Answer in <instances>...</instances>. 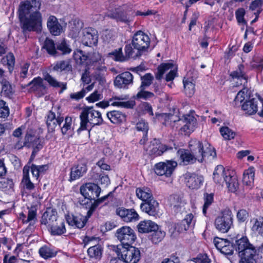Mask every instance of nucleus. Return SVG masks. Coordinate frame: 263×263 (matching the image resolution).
<instances>
[{"label":"nucleus","mask_w":263,"mask_h":263,"mask_svg":"<svg viewBox=\"0 0 263 263\" xmlns=\"http://www.w3.org/2000/svg\"><path fill=\"white\" fill-rule=\"evenodd\" d=\"M41 4L37 0H29L20 4L19 18L24 30L28 31L40 30L42 16L39 12Z\"/></svg>","instance_id":"1"},{"label":"nucleus","mask_w":263,"mask_h":263,"mask_svg":"<svg viewBox=\"0 0 263 263\" xmlns=\"http://www.w3.org/2000/svg\"><path fill=\"white\" fill-rule=\"evenodd\" d=\"M150 39L149 36L142 31L136 32L132 42V48L130 44L125 47V52L128 57H132L133 59L140 57L149 46Z\"/></svg>","instance_id":"2"},{"label":"nucleus","mask_w":263,"mask_h":263,"mask_svg":"<svg viewBox=\"0 0 263 263\" xmlns=\"http://www.w3.org/2000/svg\"><path fill=\"white\" fill-rule=\"evenodd\" d=\"M80 118V127L78 132L87 129L89 125L91 126L100 125L103 121L101 114L90 107H85L82 110Z\"/></svg>","instance_id":"3"},{"label":"nucleus","mask_w":263,"mask_h":263,"mask_svg":"<svg viewBox=\"0 0 263 263\" xmlns=\"http://www.w3.org/2000/svg\"><path fill=\"white\" fill-rule=\"evenodd\" d=\"M114 250L119 259L126 263H137L140 258V252L135 247L117 246Z\"/></svg>","instance_id":"4"},{"label":"nucleus","mask_w":263,"mask_h":263,"mask_svg":"<svg viewBox=\"0 0 263 263\" xmlns=\"http://www.w3.org/2000/svg\"><path fill=\"white\" fill-rule=\"evenodd\" d=\"M233 225V214L229 209L223 210L214 221L216 229L221 233H227Z\"/></svg>","instance_id":"5"},{"label":"nucleus","mask_w":263,"mask_h":263,"mask_svg":"<svg viewBox=\"0 0 263 263\" xmlns=\"http://www.w3.org/2000/svg\"><path fill=\"white\" fill-rule=\"evenodd\" d=\"M116 236L121 245L125 247L131 246L136 240L137 237L134 231L129 227L124 226L118 229L116 232Z\"/></svg>","instance_id":"6"},{"label":"nucleus","mask_w":263,"mask_h":263,"mask_svg":"<svg viewBox=\"0 0 263 263\" xmlns=\"http://www.w3.org/2000/svg\"><path fill=\"white\" fill-rule=\"evenodd\" d=\"M234 246L239 256L256 255L255 247L250 243L247 237H242L236 240Z\"/></svg>","instance_id":"7"},{"label":"nucleus","mask_w":263,"mask_h":263,"mask_svg":"<svg viewBox=\"0 0 263 263\" xmlns=\"http://www.w3.org/2000/svg\"><path fill=\"white\" fill-rule=\"evenodd\" d=\"M80 192L85 198H87L91 204L92 200H95L98 198L101 192L100 187L93 183H87L80 187Z\"/></svg>","instance_id":"8"},{"label":"nucleus","mask_w":263,"mask_h":263,"mask_svg":"<svg viewBox=\"0 0 263 263\" xmlns=\"http://www.w3.org/2000/svg\"><path fill=\"white\" fill-rule=\"evenodd\" d=\"M177 165V163L174 161L168 160L166 162H159L155 165V172L158 175L170 177Z\"/></svg>","instance_id":"9"},{"label":"nucleus","mask_w":263,"mask_h":263,"mask_svg":"<svg viewBox=\"0 0 263 263\" xmlns=\"http://www.w3.org/2000/svg\"><path fill=\"white\" fill-rule=\"evenodd\" d=\"M97 31L92 28H86L82 30L81 36H80L83 45L91 46L96 45L98 42Z\"/></svg>","instance_id":"10"},{"label":"nucleus","mask_w":263,"mask_h":263,"mask_svg":"<svg viewBox=\"0 0 263 263\" xmlns=\"http://www.w3.org/2000/svg\"><path fill=\"white\" fill-rule=\"evenodd\" d=\"M186 185L191 189H197L200 187L203 181L202 176L194 173L186 172L183 175Z\"/></svg>","instance_id":"11"},{"label":"nucleus","mask_w":263,"mask_h":263,"mask_svg":"<svg viewBox=\"0 0 263 263\" xmlns=\"http://www.w3.org/2000/svg\"><path fill=\"white\" fill-rule=\"evenodd\" d=\"M23 146L33 148L31 157L34 156L43 147L41 140L39 137L29 134L25 136Z\"/></svg>","instance_id":"12"},{"label":"nucleus","mask_w":263,"mask_h":263,"mask_svg":"<svg viewBox=\"0 0 263 263\" xmlns=\"http://www.w3.org/2000/svg\"><path fill=\"white\" fill-rule=\"evenodd\" d=\"M43 80L41 77L34 78L28 83L30 92H36L39 96H43L46 92V87L43 83Z\"/></svg>","instance_id":"13"},{"label":"nucleus","mask_w":263,"mask_h":263,"mask_svg":"<svg viewBox=\"0 0 263 263\" xmlns=\"http://www.w3.org/2000/svg\"><path fill=\"white\" fill-rule=\"evenodd\" d=\"M116 214L126 222L137 221L139 218L138 213L133 209L118 208L116 210Z\"/></svg>","instance_id":"14"},{"label":"nucleus","mask_w":263,"mask_h":263,"mask_svg":"<svg viewBox=\"0 0 263 263\" xmlns=\"http://www.w3.org/2000/svg\"><path fill=\"white\" fill-rule=\"evenodd\" d=\"M178 121H182L184 124L180 129L179 132L181 135H187L193 132L196 125V119L193 116L187 115L184 117V120L178 119Z\"/></svg>","instance_id":"15"},{"label":"nucleus","mask_w":263,"mask_h":263,"mask_svg":"<svg viewBox=\"0 0 263 263\" xmlns=\"http://www.w3.org/2000/svg\"><path fill=\"white\" fill-rule=\"evenodd\" d=\"M165 145L161 144L159 140L154 139L146 149L147 154L153 157L161 155L165 151L167 150Z\"/></svg>","instance_id":"16"},{"label":"nucleus","mask_w":263,"mask_h":263,"mask_svg":"<svg viewBox=\"0 0 263 263\" xmlns=\"http://www.w3.org/2000/svg\"><path fill=\"white\" fill-rule=\"evenodd\" d=\"M140 209L149 215L155 216L158 213L159 204L153 198L142 203L140 205Z\"/></svg>","instance_id":"17"},{"label":"nucleus","mask_w":263,"mask_h":263,"mask_svg":"<svg viewBox=\"0 0 263 263\" xmlns=\"http://www.w3.org/2000/svg\"><path fill=\"white\" fill-rule=\"evenodd\" d=\"M189 146L190 151L199 162H202V152L204 148V143L197 139H192L189 142Z\"/></svg>","instance_id":"18"},{"label":"nucleus","mask_w":263,"mask_h":263,"mask_svg":"<svg viewBox=\"0 0 263 263\" xmlns=\"http://www.w3.org/2000/svg\"><path fill=\"white\" fill-rule=\"evenodd\" d=\"M230 175L228 170H226L222 165H218L214 171L213 180L215 183L223 185L226 180L228 179Z\"/></svg>","instance_id":"19"},{"label":"nucleus","mask_w":263,"mask_h":263,"mask_svg":"<svg viewBox=\"0 0 263 263\" xmlns=\"http://www.w3.org/2000/svg\"><path fill=\"white\" fill-rule=\"evenodd\" d=\"M133 76L131 73L126 71L119 74L116 77L114 81L115 85L118 88H126L129 84H132Z\"/></svg>","instance_id":"20"},{"label":"nucleus","mask_w":263,"mask_h":263,"mask_svg":"<svg viewBox=\"0 0 263 263\" xmlns=\"http://www.w3.org/2000/svg\"><path fill=\"white\" fill-rule=\"evenodd\" d=\"M64 117L57 112L53 111V109L50 111L47 115L46 120L47 125L49 130L53 131L58 125H60L63 122Z\"/></svg>","instance_id":"21"},{"label":"nucleus","mask_w":263,"mask_h":263,"mask_svg":"<svg viewBox=\"0 0 263 263\" xmlns=\"http://www.w3.org/2000/svg\"><path fill=\"white\" fill-rule=\"evenodd\" d=\"M58 220L59 219L57 212L53 210H50L44 213L41 218V223L42 224L45 225L49 229L56 223Z\"/></svg>","instance_id":"22"},{"label":"nucleus","mask_w":263,"mask_h":263,"mask_svg":"<svg viewBox=\"0 0 263 263\" xmlns=\"http://www.w3.org/2000/svg\"><path fill=\"white\" fill-rule=\"evenodd\" d=\"M90 217H88L87 214L86 216H83L81 214L68 216L67 218V221L68 223L75 228L81 229L83 228L86 223L87 222V219Z\"/></svg>","instance_id":"23"},{"label":"nucleus","mask_w":263,"mask_h":263,"mask_svg":"<svg viewBox=\"0 0 263 263\" xmlns=\"http://www.w3.org/2000/svg\"><path fill=\"white\" fill-rule=\"evenodd\" d=\"M47 26L52 35H59L62 32V27L59 23L57 18L53 15H50L48 17Z\"/></svg>","instance_id":"24"},{"label":"nucleus","mask_w":263,"mask_h":263,"mask_svg":"<svg viewBox=\"0 0 263 263\" xmlns=\"http://www.w3.org/2000/svg\"><path fill=\"white\" fill-rule=\"evenodd\" d=\"M177 154L181 162H182L184 165L194 163L197 161V159L190 150L181 149L178 151Z\"/></svg>","instance_id":"25"},{"label":"nucleus","mask_w":263,"mask_h":263,"mask_svg":"<svg viewBox=\"0 0 263 263\" xmlns=\"http://www.w3.org/2000/svg\"><path fill=\"white\" fill-rule=\"evenodd\" d=\"M87 170V166L84 163L74 166L71 169L69 180L72 181L80 178L86 172Z\"/></svg>","instance_id":"26"},{"label":"nucleus","mask_w":263,"mask_h":263,"mask_svg":"<svg viewBox=\"0 0 263 263\" xmlns=\"http://www.w3.org/2000/svg\"><path fill=\"white\" fill-rule=\"evenodd\" d=\"M193 218L194 216L192 214H187L182 220L176 224L175 229L179 232L186 231L190 226L194 224Z\"/></svg>","instance_id":"27"},{"label":"nucleus","mask_w":263,"mask_h":263,"mask_svg":"<svg viewBox=\"0 0 263 263\" xmlns=\"http://www.w3.org/2000/svg\"><path fill=\"white\" fill-rule=\"evenodd\" d=\"M51 69L54 71H70L72 67L70 60L59 61L51 65Z\"/></svg>","instance_id":"28"},{"label":"nucleus","mask_w":263,"mask_h":263,"mask_svg":"<svg viewBox=\"0 0 263 263\" xmlns=\"http://www.w3.org/2000/svg\"><path fill=\"white\" fill-rule=\"evenodd\" d=\"M137 227L138 232L141 233H148L158 229V226L151 220L142 221L137 225Z\"/></svg>","instance_id":"29"},{"label":"nucleus","mask_w":263,"mask_h":263,"mask_svg":"<svg viewBox=\"0 0 263 263\" xmlns=\"http://www.w3.org/2000/svg\"><path fill=\"white\" fill-rule=\"evenodd\" d=\"M30 167L28 166L25 165L23 170V176L21 184L24 187V190L28 191H31L35 187L34 184L32 183L29 178Z\"/></svg>","instance_id":"30"},{"label":"nucleus","mask_w":263,"mask_h":263,"mask_svg":"<svg viewBox=\"0 0 263 263\" xmlns=\"http://www.w3.org/2000/svg\"><path fill=\"white\" fill-rule=\"evenodd\" d=\"M258 101L255 99H252L246 101L242 105V109L249 115L255 114L258 110Z\"/></svg>","instance_id":"31"},{"label":"nucleus","mask_w":263,"mask_h":263,"mask_svg":"<svg viewBox=\"0 0 263 263\" xmlns=\"http://www.w3.org/2000/svg\"><path fill=\"white\" fill-rule=\"evenodd\" d=\"M43 79L46 81L49 85L54 88H61V92L66 89V84L59 82L55 78L49 74L48 73L44 74Z\"/></svg>","instance_id":"32"},{"label":"nucleus","mask_w":263,"mask_h":263,"mask_svg":"<svg viewBox=\"0 0 263 263\" xmlns=\"http://www.w3.org/2000/svg\"><path fill=\"white\" fill-rule=\"evenodd\" d=\"M230 76L233 79H239L241 81L243 80V82H241V84L245 85L247 83L248 77L246 74V70L244 65L240 64L238 66V68L232 72Z\"/></svg>","instance_id":"33"},{"label":"nucleus","mask_w":263,"mask_h":263,"mask_svg":"<svg viewBox=\"0 0 263 263\" xmlns=\"http://www.w3.org/2000/svg\"><path fill=\"white\" fill-rule=\"evenodd\" d=\"M255 175V169L253 167H250L245 171L242 182L243 184L249 188L253 186Z\"/></svg>","instance_id":"34"},{"label":"nucleus","mask_w":263,"mask_h":263,"mask_svg":"<svg viewBox=\"0 0 263 263\" xmlns=\"http://www.w3.org/2000/svg\"><path fill=\"white\" fill-rule=\"evenodd\" d=\"M20 218L24 223H29L30 226H33L37 220L36 211L31 208L29 210L27 217L24 214L21 213Z\"/></svg>","instance_id":"35"},{"label":"nucleus","mask_w":263,"mask_h":263,"mask_svg":"<svg viewBox=\"0 0 263 263\" xmlns=\"http://www.w3.org/2000/svg\"><path fill=\"white\" fill-rule=\"evenodd\" d=\"M106 115L110 121L114 124L121 123L125 120V114L118 110L108 112Z\"/></svg>","instance_id":"36"},{"label":"nucleus","mask_w":263,"mask_h":263,"mask_svg":"<svg viewBox=\"0 0 263 263\" xmlns=\"http://www.w3.org/2000/svg\"><path fill=\"white\" fill-rule=\"evenodd\" d=\"M171 206L173 207L174 211L178 213L182 211L184 208L185 204V201L178 196L175 195L171 197L170 198Z\"/></svg>","instance_id":"37"},{"label":"nucleus","mask_w":263,"mask_h":263,"mask_svg":"<svg viewBox=\"0 0 263 263\" xmlns=\"http://www.w3.org/2000/svg\"><path fill=\"white\" fill-rule=\"evenodd\" d=\"M109 16L111 18L116 19L117 21L125 23L129 21V17L128 16V14L123 11L121 8L116 9L114 12L110 13Z\"/></svg>","instance_id":"38"},{"label":"nucleus","mask_w":263,"mask_h":263,"mask_svg":"<svg viewBox=\"0 0 263 263\" xmlns=\"http://www.w3.org/2000/svg\"><path fill=\"white\" fill-rule=\"evenodd\" d=\"M49 230L52 235H61L64 234L66 231V229L63 221L62 219L58 220L56 221V223L49 229Z\"/></svg>","instance_id":"39"},{"label":"nucleus","mask_w":263,"mask_h":263,"mask_svg":"<svg viewBox=\"0 0 263 263\" xmlns=\"http://www.w3.org/2000/svg\"><path fill=\"white\" fill-rule=\"evenodd\" d=\"M40 255L45 259H49L55 257L57 255V251L53 249L44 246L40 248L39 250Z\"/></svg>","instance_id":"40"},{"label":"nucleus","mask_w":263,"mask_h":263,"mask_svg":"<svg viewBox=\"0 0 263 263\" xmlns=\"http://www.w3.org/2000/svg\"><path fill=\"white\" fill-rule=\"evenodd\" d=\"M5 71L0 67V83L2 87V91L7 95L12 93V87L9 82L4 78Z\"/></svg>","instance_id":"41"},{"label":"nucleus","mask_w":263,"mask_h":263,"mask_svg":"<svg viewBox=\"0 0 263 263\" xmlns=\"http://www.w3.org/2000/svg\"><path fill=\"white\" fill-rule=\"evenodd\" d=\"M137 197L143 201L145 202L151 198H153L152 194L148 188H137L136 191Z\"/></svg>","instance_id":"42"},{"label":"nucleus","mask_w":263,"mask_h":263,"mask_svg":"<svg viewBox=\"0 0 263 263\" xmlns=\"http://www.w3.org/2000/svg\"><path fill=\"white\" fill-rule=\"evenodd\" d=\"M202 161L205 159H214L216 156V152L209 143L205 142L202 152Z\"/></svg>","instance_id":"43"},{"label":"nucleus","mask_w":263,"mask_h":263,"mask_svg":"<svg viewBox=\"0 0 263 263\" xmlns=\"http://www.w3.org/2000/svg\"><path fill=\"white\" fill-rule=\"evenodd\" d=\"M15 251L17 256L19 257V259L24 260L30 259L31 258L28 250L25 246L22 244L17 245Z\"/></svg>","instance_id":"44"},{"label":"nucleus","mask_w":263,"mask_h":263,"mask_svg":"<svg viewBox=\"0 0 263 263\" xmlns=\"http://www.w3.org/2000/svg\"><path fill=\"white\" fill-rule=\"evenodd\" d=\"M125 55H123L122 52V48H119L109 53V55L112 57V58L117 61L123 62L127 60L129 58H133L132 57H128L126 53Z\"/></svg>","instance_id":"45"},{"label":"nucleus","mask_w":263,"mask_h":263,"mask_svg":"<svg viewBox=\"0 0 263 263\" xmlns=\"http://www.w3.org/2000/svg\"><path fill=\"white\" fill-rule=\"evenodd\" d=\"M82 28V23L79 21H74L71 25L69 34L72 38L77 39L81 36V31Z\"/></svg>","instance_id":"46"},{"label":"nucleus","mask_w":263,"mask_h":263,"mask_svg":"<svg viewBox=\"0 0 263 263\" xmlns=\"http://www.w3.org/2000/svg\"><path fill=\"white\" fill-rule=\"evenodd\" d=\"M87 253L91 258L100 259L102 254V248L100 245H95L88 249Z\"/></svg>","instance_id":"47"},{"label":"nucleus","mask_w":263,"mask_h":263,"mask_svg":"<svg viewBox=\"0 0 263 263\" xmlns=\"http://www.w3.org/2000/svg\"><path fill=\"white\" fill-rule=\"evenodd\" d=\"M61 129L63 135H70L72 134L73 126L71 118L68 117L65 118L64 123Z\"/></svg>","instance_id":"48"},{"label":"nucleus","mask_w":263,"mask_h":263,"mask_svg":"<svg viewBox=\"0 0 263 263\" xmlns=\"http://www.w3.org/2000/svg\"><path fill=\"white\" fill-rule=\"evenodd\" d=\"M229 190L231 192H235L238 188V182L236 176L230 175L228 179L225 182Z\"/></svg>","instance_id":"49"},{"label":"nucleus","mask_w":263,"mask_h":263,"mask_svg":"<svg viewBox=\"0 0 263 263\" xmlns=\"http://www.w3.org/2000/svg\"><path fill=\"white\" fill-rule=\"evenodd\" d=\"M44 48L49 54L53 56H57L58 55L55 44L52 40L46 39L44 43Z\"/></svg>","instance_id":"50"},{"label":"nucleus","mask_w":263,"mask_h":263,"mask_svg":"<svg viewBox=\"0 0 263 263\" xmlns=\"http://www.w3.org/2000/svg\"><path fill=\"white\" fill-rule=\"evenodd\" d=\"M153 233L151 235V240L155 244L160 242L165 235V232L159 230V228L157 230H153Z\"/></svg>","instance_id":"51"},{"label":"nucleus","mask_w":263,"mask_h":263,"mask_svg":"<svg viewBox=\"0 0 263 263\" xmlns=\"http://www.w3.org/2000/svg\"><path fill=\"white\" fill-rule=\"evenodd\" d=\"M220 132L223 138L227 140L233 139L236 136V133L227 126L221 127Z\"/></svg>","instance_id":"52"},{"label":"nucleus","mask_w":263,"mask_h":263,"mask_svg":"<svg viewBox=\"0 0 263 263\" xmlns=\"http://www.w3.org/2000/svg\"><path fill=\"white\" fill-rule=\"evenodd\" d=\"M183 85L185 94L191 97L195 92V84L188 80H183Z\"/></svg>","instance_id":"53"},{"label":"nucleus","mask_w":263,"mask_h":263,"mask_svg":"<svg viewBox=\"0 0 263 263\" xmlns=\"http://www.w3.org/2000/svg\"><path fill=\"white\" fill-rule=\"evenodd\" d=\"M173 64L172 63H163L158 67V72L156 74V78L158 80H160L162 78L163 74L170 69L173 68Z\"/></svg>","instance_id":"54"},{"label":"nucleus","mask_w":263,"mask_h":263,"mask_svg":"<svg viewBox=\"0 0 263 263\" xmlns=\"http://www.w3.org/2000/svg\"><path fill=\"white\" fill-rule=\"evenodd\" d=\"M253 224L252 227V230L260 234H263V218L253 219Z\"/></svg>","instance_id":"55"},{"label":"nucleus","mask_w":263,"mask_h":263,"mask_svg":"<svg viewBox=\"0 0 263 263\" xmlns=\"http://www.w3.org/2000/svg\"><path fill=\"white\" fill-rule=\"evenodd\" d=\"M109 196V194L106 196H103L100 199H98V200H95L93 203H91V206L89 208V210L87 211V215L88 217H90L92 214V213L95 211L96 209L99 205V204L105 201Z\"/></svg>","instance_id":"56"},{"label":"nucleus","mask_w":263,"mask_h":263,"mask_svg":"<svg viewBox=\"0 0 263 263\" xmlns=\"http://www.w3.org/2000/svg\"><path fill=\"white\" fill-rule=\"evenodd\" d=\"M153 79V76L150 73H146L142 77L140 89H144L146 87H148L152 84Z\"/></svg>","instance_id":"57"},{"label":"nucleus","mask_w":263,"mask_h":263,"mask_svg":"<svg viewBox=\"0 0 263 263\" xmlns=\"http://www.w3.org/2000/svg\"><path fill=\"white\" fill-rule=\"evenodd\" d=\"M2 60L4 63H6L9 71H11L15 64V58L13 54L12 53H9Z\"/></svg>","instance_id":"58"},{"label":"nucleus","mask_w":263,"mask_h":263,"mask_svg":"<svg viewBox=\"0 0 263 263\" xmlns=\"http://www.w3.org/2000/svg\"><path fill=\"white\" fill-rule=\"evenodd\" d=\"M73 58L76 62L80 64L84 63L87 59V56L81 50H77L74 52Z\"/></svg>","instance_id":"59"},{"label":"nucleus","mask_w":263,"mask_h":263,"mask_svg":"<svg viewBox=\"0 0 263 263\" xmlns=\"http://www.w3.org/2000/svg\"><path fill=\"white\" fill-rule=\"evenodd\" d=\"M9 108L3 100H0V118H6L9 115Z\"/></svg>","instance_id":"60"},{"label":"nucleus","mask_w":263,"mask_h":263,"mask_svg":"<svg viewBox=\"0 0 263 263\" xmlns=\"http://www.w3.org/2000/svg\"><path fill=\"white\" fill-rule=\"evenodd\" d=\"M161 117L164 119V122L163 123L166 126H170L172 128L174 127L175 124L177 120L174 119V117L173 116L163 114L161 115Z\"/></svg>","instance_id":"61"},{"label":"nucleus","mask_w":263,"mask_h":263,"mask_svg":"<svg viewBox=\"0 0 263 263\" xmlns=\"http://www.w3.org/2000/svg\"><path fill=\"white\" fill-rule=\"evenodd\" d=\"M213 201V195L206 194L204 195V203L203 206V213L205 215L206 210Z\"/></svg>","instance_id":"62"},{"label":"nucleus","mask_w":263,"mask_h":263,"mask_svg":"<svg viewBox=\"0 0 263 263\" xmlns=\"http://www.w3.org/2000/svg\"><path fill=\"white\" fill-rule=\"evenodd\" d=\"M245 13V10L242 8H240L236 11V17L238 23L243 24H246V21L244 20V15Z\"/></svg>","instance_id":"63"},{"label":"nucleus","mask_w":263,"mask_h":263,"mask_svg":"<svg viewBox=\"0 0 263 263\" xmlns=\"http://www.w3.org/2000/svg\"><path fill=\"white\" fill-rule=\"evenodd\" d=\"M229 241L227 239L216 237L214 239V243L216 248L219 250H221Z\"/></svg>","instance_id":"64"}]
</instances>
